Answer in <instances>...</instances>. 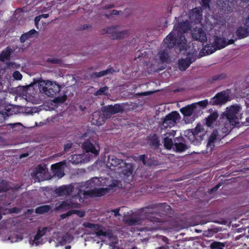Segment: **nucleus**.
Masks as SVG:
<instances>
[{
  "label": "nucleus",
  "mask_w": 249,
  "mask_h": 249,
  "mask_svg": "<svg viewBox=\"0 0 249 249\" xmlns=\"http://www.w3.org/2000/svg\"><path fill=\"white\" fill-rule=\"evenodd\" d=\"M118 183L119 181L118 180H113V182L109 185V187L112 189L118 186Z\"/></svg>",
  "instance_id": "8fccbe9b"
},
{
  "label": "nucleus",
  "mask_w": 249,
  "mask_h": 249,
  "mask_svg": "<svg viewBox=\"0 0 249 249\" xmlns=\"http://www.w3.org/2000/svg\"><path fill=\"white\" fill-rule=\"evenodd\" d=\"M185 136L190 142L195 145H197L203 139V129L197 125L195 129H189L185 131Z\"/></svg>",
  "instance_id": "39448f33"
},
{
  "label": "nucleus",
  "mask_w": 249,
  "mask_h": 249,
  "mask_svg": "<svg viewBox=\"0 0 249 249\" xmlns=\"http://www.w3.org/2000/svg\"><path fill=\"white\" fill-rule=\"evenodd\" d=\"M71 147V145L69 144H67V145H65V148H70Z\"/></svg>",
  "instance_id": "774afa93"
},
{
  "label": "nucleus",
  "mask_w": 249,
  "mask_h": 249,
  "mask_svg": "<svg viewBox=\"0 0 249 249\" xmlns=\"http://www.w3.org/2000/svg\"><path fill=\"white\" fill-rule=\"evenodd\" d=\"M147 140L149 144L151 146L154 147L155 148L157 149L160 145V141L159 137L156 133L150 134L147 137Z\"/></svg>",
  "instance_id": "4be33fe9"
},
{
  "label": "nucleus",
  "mask_w": 249,
  "mask_h": 249,
  "mask_svg": "<svg viewBox=\"0 0 249 249\" xmlns=\"http://www.w3.org/2000/svg\"><path fill=\"white\" fill-rule=\"evenodd\" d=\"M6 112L7 115H11L13 114V111H11V109L8 107H5Z\"/></svg>",
  "instance_id": "4d7b16f0"
},
{
  "label": "nucleus",
  "mask_w": 249,
  "mask_h": 249,
  "mask_svg": "<svg viewBox=\"0 0 249 249\" xmlns=\"http://www.w3.org/2000/svg\"><path fill=\"white\" fill-rule=\"evenodd\" d=\"M65 164V161L57 162L51 165V169L55 174L59 178L63 177L65 174L63 166Z\"/></svg>",
  "instance_id": "aec40b11"
},
{
  "label": "nucleus",
  "mask_w": 249,
  "mask_h": 249,
  "mask_svg": "<svg viewBox=\"0 0 249 249\" xmlns=\"http://www.w3.org/2000/svg\"><path fill=\"white\" fill-rule=\"evenodd\" d=\"M133 159L136 161H141L143 165L148 167L158 166L160 164L157 158L150 157L148 158L145 154L140 155L138 156H133Z\"/></svg>",
  "instance_id": "9b49d317"
},
{
  "label": "nucleus",
  "mask_w": 249,
  "mask_h": 249,
  "mask_svg": "<svg viewBox=\"0 0 249 249\" xmlns=\"http://www.w3.org/2000/svg\"><path fill=\"white\" fill-rule=\"evenodd\" d=\"M226 39L221 36H215L213 45L212 46L213 47V49L209 48L211 47L209 45H206L203 48V51H205V54L208 55L213 53L217 49H221L226 46L225 44Z\"/></svg>",
  "instance_id": "6e6552de"
},
{
  "label": "nucleus",
  "mask_w": 249,
  "mask_h": 249,
  "mask_svg": "<svg viewBox=\"0 0 249 249\" xmlns=\"http://www.w3.org/2000/svg\"><path fill=\"white\" fill-rule=\"evenodd\" d=\"M171 211V207L166 203L153 204L142 208V212L147 214V219L154 224L164 222L165 220L163 218V216L170 214Z\"/></svg>",
  "instance_id": "f03ea898"
},
{
  "label": "nucleus",
  "mask_w": 249,
  "mask_h": 249,
  "mask_svg": "<svg viewBox=\"0 0 249 249\" xmlns=\"http://www.w3.org/2000/svg\"><path fill=\"white\" fill-rule=\"evenodd\" d=\"M81 213V214L79 215V216L80 217H83L85 215V212H82L79 210H71L70 211H68L67 213H65V215H67V216H70L72 213Z\"/></svg>",
  "instance_id": "a19ab883"
},
{
  "label": "nucleus",
  "mask_w": 249,
  "mask_h": 249,
  "mask_svg": "<svg viewBox=\"0 0 249 249\" xmlns=\"http://www.w3.org/2000/svg\"><path fill=\"white\" fill-rule=\"evenodd\" d=\"M211 0H201V6L204 8V9H210V3H211Z\"/></svg>",
  "instance_id": "79ce46f5"
},
{
  "label": "nucleus",
  "mask_w": 249,
  "mask_h": 249,
  "mask_svg": "<svg viewBox=\"0 0 249 249\" xmlns=\"http://www.w3.org/2000/svg\"><path fill=\"white\" fill-rule=\"evenodd\" d=\"M107 164L112 170L117 169L119 172L121 173L125 182H129L132 180L133 168L132 164L127 163L124 160L110 155L108 156Z\"/></svg>",
  "instance_id": "7ed1b4c3"
},
{
  "label": "nucleus",
  "mask_w": 249,
  "mask_h": 249,
  "mask_svg": "<svg viewBox=\"0 0 249 249\" xmlns=\"http://www.w3.org/2000/svg\"><path fill=\"white\" fill-rule=\"evenodd\" d=\"M115 240H116L115 241H113L109 243V246L111 247L112 249H120L117 246V245L118 244L117 238H115Z\"/></svg>",
  "instance_id": "a18cd8bd"
},
{
  "label": "nucleus",
  "mask_w": 249,
  "mask_h": 249,
  "mask_svg": "<svg viewBox=\"0 0 249 249\" xmlns=\"http://www.w3.org/2000/svg\"><path fill=\"white\" fill-rule=\"evenodd\" d=\"M236 39H241L249 36V31L245 27H238L235 32Z\"/></svg>",
  "instance_id": "5701e85b"
},
{
  "label": "nucleus",
  "mask_w": 249,
  "mask_h": 249,
  "mask_svg": "<svg viewBox=\"0 0 249 249\" xmlns=\"http://www.w3.org/2000/svg\"><path fill=\"white\" fill-rule=\"evenodd\" d=\"M164 146L166 149L170 150L172 149L174 142L173 141L172 138H169V136H165V138L163 140Z\"/></svg>",
  "instance_id": "473e14b6"
},
{
  "label": "nucleus",
  "mask_w": 249,
  "mask_h": 249,
  "mask_svg": "<svg viewBox=\"0 0 249 249\" xmlns=\"http://www.w3.org/2000/svg\"><path fill=\"white\" fill-rule=\"evenodd\" d=\"M221 186V184L220 183H218V184H217L216 185H215L214 187H213L211 190V192H214L216 191H217L219 188V187Z\"/></svg>",
  "instance_id": "603ef678"
},
{
  "label": "nucleus",
  "mask_w": 249,
  "mask_h": 249,
  "mask_svg": "<svg viewBox=\"0 0 249 249\" xmlns=\"http://www.w3.org/2000/svg\"><path fill=\"white\" fill-rule=\"evenodd\" d=\"M51 209V207L49 205H43L37 207L36 209V213L38 214H44L48 212Z\"/></svg>",
  "instance_id": "f704fd0d"
},
{
  "label": "nucleus",
  "mask_w": 249,
  "mask_h": 249,
  "mask_svg": "<svg viewBox=\"0 0 249 249\" xmlns=\"http://www.w3.org/2000/svg\"><path fill=\"white\" fill-rule=\"evenodd\" d=\"M42 91L48 96L53 97L60 91V86L56 82L49 81L42 89Z\"/></svg>",
  "instance_id": "9d476101"
},
{
  "label": "nucleus",
  "mask_w": 249,
  "mask_h": 249,
  "mask_svg": "<svg viewBox=\"0 0 249 249\" xmlns=\"http://www.w3.org/2000/svg\"><path fill=\"white\" fill-rule=\"evenodd\" d=\"M113 71H114L112 68H109L106 70L100 71L98 72H93L91 75V77L93 78H97L107 75L109 73H112Z\"/></svg>",
  "instance_id": "cd10ccee"
},
{
  "label": "nucleus",
  "mask_w": 249,
  "mask_h": 249,
  "mask_svg": "<svg viewBox=\"0 0 249 249\" xmlns=\"http://www.w3.org/2000/svg\"><path fill=\"white\" fill-rule=\"evenodd\" d=\"M83 226L85 228H89L95 231V234L98 237L104 236L109 239L113 238V234L110 230L104 231L101 229V226L99 224H93L90 222L84 223Z\"/></svg>",
  "instance_id": "1a4fd4ad"
},
{
  "label": "nucleus",
  "mask_w": 249,
  "mask_h": 249,
  "mask_svg": "<svg viewBox=\"0 0 249 249\" xmlns=\"http://www.w3.org/2000/svg\"><path fill=\"white\" fill-rule=\"evenodd\" d=\"M119 11H118V10H113L111 11V15H117L119 14Z\"/></svg>",
  "instance_id": "052dcab7"
},
{
  "label": "nucleus",
  "mask_w": 249,
  "mask_h": 249,
  "mask_svg": "<svg viewBox=\"0 0 249 249\" xmlns=\"http://www.w3.org/2000/svg\"><path fill=\"white\" fill-rule=\"evenodd\" d=\"M119 211H120L119 208H117V209H114V210H112V212L114 213V215L115 217H117L120 215V213H119Z\"/></svg>",
  "instance_id": "6e6d98bb"
},
{
  "label": "nucleus",
  "mask_w": 249,
  "mask_h": 249,
  "mask_svg": "<svg viewBox=\"0 0 249 249\" xmlns=\"http://www.w3.org/2000/svg\"><path fill=\"white\" fill-rule=\"evenodd\" d=\"M124 109L123 104L119 103L115 104L114 105H107L102 108L104 118L106 119L110 118L112 115L123 112Z\"/></svg>",
  "instance_id": "423d86ee"
},
{
  "label": "nucleus",
  "mask_w": 249,
  "mask_h": 249,
  "mask_svg": "<svg viewBox=\"0 0 249 249\" xmlns=\"http://www.w3.org/2000/svg\"><path fill=\"white\" fill-rule=\"evenodd\" d=\"M39 20V19L38 18V17H36L35 18V23L36 24H37V22Z\"/></svg>",
  "instance_id": "338daca9"
},
{
  "label": "nucleus",
  "mask_w": 249,
  "mask_h": 249,
  "mask_svg": "<svg viewBox=\"0 0 249 249\" xmlns=\"http://www.w3.org/2000/svg\"><path fill=\"white\" fill-rule=\"evenodd\" d=\"M109 190L108 188H94L91 190L84 191L83 195L90 197H100L108 193Z\"/></svg>",
  "instance_id": "2eb2a0df"
},
{
  "label": "nucleus",
  "mask_w": 249,
  "mask_h": 249,
  "mask_svg": "<svg viewBox=\"0 0 249 249\" xmlns=\"http://www.w3.org/2000/svg\"><path fill=\"white\" fill-rule=\"evenodd\" d=\"M113 7H114V5L110 4H107V5H105L104 7V9L107 10V9L112 8Z\"/></svg>",
  "instance_id": "13d9d810"
},
{
  "label": "nucleus",
  "mask_w": 249,
  "mask_h": 249,
  "mask_svg": "<svg viewBox=\"0 0 249 249\" xmlns=\"http://www.w3.org/2000/svg\"><path fill=\"white\" fill-rule=\"evenodd\" d=\"M152 92L151 91H145V92H142L141 93H139L138 94L140 95H150Z\"/></svg>",
  "instance_id": "bf43d9fd"
},
{
  "label": "nucleus",
  "mask_w": 249,
  "mask_h": 249,
  "mask_svg": "<svg viewBox=\"0 0 249 249\" xmlns=\"http://www.w3.org/2000/svg\"><path fill=\"white\" fill-rule=\"evenodd\" d=\"M159 58L161 63H168L169 62V52L167 49L159 52Z\"/></svg>",
  "instance_id": "c756f323"
},
{
  "label": "nucleus",
  "mask_w": 249,
  "mask_h": 249,
  "mask_svg": "<svg viewBox=\"0 0 249 249\" xmlns=\"http://www.w3.org/2000/svg\"><path fill=\"white\" fill-rule=\"evenodd\" d=\"M229 98V96L226 91H222L211 99L210 104L212 105H221L226 103L228 101Z\"/></svg>",
  "instance_id": "4468645a"
},
{
  "label": "nucleus",
  "mask_w": 249,
  "mask_h": 249,
  "mask_svg": "<svg viewBox=\"0 0 249 249\" xmlns=\"http://www.w3.org/2000/svg\"><path fill=\"white\" fill-rule=\"evenodd\" d=\"M73 203L68 200L61 201L59 204L56 207L57 211H64L73 207Z\"/></svg>",
  "instance_id": "a878e982"
},
{
  "label": "nucleus",
  "mask_w": 249,
  "mask_h": 249,
  "mask_svg": "<svg viewBox=\"0 0 249 249\" xmlns=\"http://www.w3.org/2000/svg\"><path fill=\"white\" fill-rule=\"evenodd\" d=\"M41 16L45 18L49 17V15L48 14H43L41 15Z\"/></svg>",
  "instance_id": "0e129e2a"
},
{
  "label": "nucleus",
  "mask_w": 249,
  "mask_h": 249,
  "mask_svg": "<svg viewBox=\"0 0 249 249\" xmlns=\"http://www.w3.org/2000/svg\"><path fill=\"white\" fill-rule=\"evenodd\" d=\"M68 237V235H65L62 237L61 240L59 241L61 244H65L67 241V238Z\"/></svg>",
  "instance_id": "3c124183"
},
{
  "label": "nucleus",
  "mask_w": 249,
  "mask_h": 249,
  "mask_svg": "<svg viewBox=\"0 0 249 249\" xmlns=\"http://www.w3.org/2000/svg\"><path fill=\"white\" fill-rule=\"evenodd\" d=\"M91 122L92 124L98 126L102 125L104 123L103 117L98 111L92 113Z\"/></svg>",
  "instance_id": "393cba45"
},
{
  "label": "nucleus",
  "mask_w": 249,
  "mask_h": 249,
  "mask_svg": "<svg viewBox=\"0 0 249 249\" xmlns=\"http://www.w3.org/2000/svg\"><path fill=\"white\" fill-rule=\"evenodd\" d=\"M117 26H112L108 27L106 29H104L102 32V34H111L110 38L112 39H118L123 38L127 35V31H123L121 32H116Z\"/></svg>",
  "instance_id": "ddd939ff"
},
{
  "label": "nucleus",
  "mask_w": 249,
  "mask_h": 249,
  "mask_svg": "<svg viewBox=\"0 0 249 249\" xmlns=\"http://www.w3.org/2000/svg\"><path fill=\"white\" fill-rule=\"evenodd\" d=\"M180 118V115L177 111H172L162 119V127L164 128H171L178 123Z\"/></svg>",
  "instance_id": "0eeeda50"
},
{
  "label": "nucleus",
  "mask_w": 249,
  "mask_h": 249,
  "mask_svg": "<svg viewBox=\"0 0 249 249\" xmlns=\"http://www.w3.org/2000/svg\"><path fill=\"white\" fill-rule=\"evenodd\" d=\"M13 77L14 79L15 80H20L22 79V75L19 71H16L13 73Z\"/></svg>",
  "instance_id": "37998d69"
},
{
  "label": "nucleus",
  "mask_w": 249,
  "mask_h": 249,
  "mask_svg": "<svg viewBox=\"0 0 249 249\" xmlns=\"http://www.w3.org/2000/svg\"><path fill=\"white\" fill-rule=\"evenodd\" d=\"M196 107V103H193L182 107L180 109V112L186 117L190 116L193 114L195 109Z\"/></svg>",
  "instance_id": "b1692460"
},
{
  "label": "nucleus",
  "mask_w": 249,
  "mask_h": 249,
  "mask_svg": "<svg viewBox=\"0 0 249 249\" xmlns=\"http://www.w3.org/2000/svg\"><path fill=\"white\" fill-rule=\"evenodd\" d=\"M37 33L38 32L35 29H32L22 34L20 37V41L21 43H24L28 39L32 37L34 35Z\"/></svg>",
  "instance_id": "c85d7f7f"
},
{
  "label": "nucleus",
  "mask_w": 249,
  "mask_h": 249,
  "mask_svg": "<svg viewBox=\"0 0 249 249\" xmlns=\"http://www.w3.org/2000/svg\"><path fill=\"white\" fill-rule=\"evenodd\" d=\"M237 39H236V37L234 39H231L228 40V42L226 40L225 44H226V46L228 45L232 44L234 43L235 41L237 40Z\"/></svg>",
  "instance_id": "864d4df0"
},
{
  "label": "nucleus",
  "mask_w": 249,
  "mask_h": 249,
  "mask_svg": "<svg viewBox=\"0 0 249 249\" xmlns=\"http://www.w3.org/2000/svg\"><path fill=\"white\" fill-rule=\"evenodd\" d=\"M196 104L199 105L200 107H206L208 105V100L206 99L204 100L199 101L198 103H197Z\"/></svg>",
  "instance_id": "49530a36"
},
{
  "label": "nucleus",
  "mask_w": 249,
  "mask_h": 249,
  "mask_svg": "<svg viewBox=\"0 0 249 249\" xmlns=\"http://www.w3.org/2000/svg\"><path fill=\"white\" fill-rule=\"evenodd\" d=\"M195 61L193 55L189 53L186 58L178 61V68L181 71H185Z\"/></svg>",
  "instance_id": "dca6fc26"
},
{
  "label": "nucleus",
  "mask_w": 249,
  "mask_h": 249,
  "mask_svg": "<svg viewBox=\"0 0 249 249\" xmlns=\"http://www.w3.org/2000/svg\"><path fill=\"white\" fill-rule=\"evenodd\" d=\"M28 156V153H24V154H22L20 155V158H24V157H26L27 156Z\"/></svg>",
  "instance_id": "e2e57ef3"
},
{
  "label": "nucleus",
  "mask_w": 249,
  "mask_h": 249,
  "mask_svg": "<svg viewBox=\"0 0 249 249\" xmlns=\"http://www.w3.org/2000/svg\"><path fill=\"white\" fill-rule=\"evenodd\" d=\"M85 186L86 188H89V190L96 188L100 186L99 180L97 178H92L86 181Z\"/></svg>",
  "instance_id": "bb28decb"
},
{
  "label": "nucleus",
  "mask_w": 249,
  "mask_h": 249,
  "mask_svg": "<svg viewBox=\"0 0 249 249\" xmlns=\"http://www.w3.org/2000/svg\"><path fill=\"white\" fill-rule=\"evenodd\" d=\"M226 75L224 73H221L218 75H214L211 78L208 80V81L210 83H213L216 81H220L224 80L226 78Z\"/></svg>",
  "instance_id": "c9c22d12"
},
{
  "label": "nucleus",
  "mask_w": 249,
  "mask_h": 249,
  "mask_svg": "<svg viewBox=\"0 0 249 249\" xmlns=\"http://www.w3.org/2000/svg\"><path fill=\"white\" fill-rule=\"evenodd\" d=\"M73 189L71 185H66L56 188L55 192L58 196H69L73 192Z\"/></svg>",
  "instance_id": "a211bd4d"
},
{
  "label": "nucleus",
  "mask_w": 249,
  "mask_h": 249,
  "mask_svg": "<svg viewBox=\"0 0 249 249\" xmlns=\"http://www.w3.org/2000/svg\"><path fill=\"white\" fill-rule=\"evenodd\" d=\"M156 249H168V247L165 246H162L161 247H158Z\"/></svg>",
  "instance_id": "680f3d73"
},
{
  "label": "nucleus",
  "mask_w": 249,
  "mask_h": 249,
  "mask_svg": "<svg viewBox=\"0 0 249 249\" xmlns=\"http://www.w3.org/2000/svg\"><path fill=\"white\" fill-rule=\"evenodd\" d=\"M225 245L220 242H213L210 245L212 249H223Z\"/></svg>",
  "instance_id": "58836bf2"
},
{
  "label": "nucleus",
  "mask_w": 249,
  "mask_h": 249,
  "mask_svg": "<svg viewBox=\"0 0 249 249\" xmlns=\"http://www.w3.org/2000/svg\"><path fill=\"white\" fill-rule=\"evenodd\" d=\"M108 90V87L107 86H105L102 88H100L98 90H97L95 93V95H106L107 94V91Z\"/></svg>",
  "instance_id": "ea45409f"
},
{
  "label": "nucleus",
  "mask_w": 249,
  "mask_h": 249,
  "mask_svg": "<svg viewBox=\"0 0 249 249\" xmlns=\"http://www.w3.org/2000/svg\"><path fill=\"white\" fill-rule=\"evenodd\" d=\"M15 49L10 46L7 47L0 53V61L4 62L10 60L11 54L14 52Z\"/></svg>",
  "instance_id": "412c9836"
},
{
  "label": "nucleus",
  "mask_w": 249,
  "mask_h": 249,
  "mask_svg": "<svg viewBox=\"0 0 249 249\" xmlns=\"http://www.w3.org/2000/svg\"><path fill=\"white\" fill-rule=\"evenodd\" d=\"M244 26L249 31V16L247 17V18L246 19Z\"/></svg>",
  "instance_id": "5fc2aeb1"
},
{
  "label": "nucleus",
  "mask_w": 249,
  "mask_h": 249,
  "mask_svg": "<svg viewBox=\"0 0 249 249\" xmlns=\"http://www.w3.org/2000/svg\"><path fill=\"white\" fill-rule=\"evenodd\" d=\"M82 148L86 152H90L96 155L98 154L100 150L99 144L92 139H89L83 143Z\"/></svg>",
  "instance_id": "f8f14e48"
},
{
  "label": "nucleus",
  "mask_w": 249,
  "mask_h": 249,
  "mask_svg": "<svg viewBox=\"0 0 249 249\" xmlns=\"http://www.w3.org/2000/svg\"><path fill=\"white\" fill-rule=\"evenodd\" d=\"M218 114L217 112H213V113L210 114V115L206 118V125L210 127L211 126L213 123L216 121V120L218 118Z\"/></svg>",
  "instance_id": "7c9ffc66"
},
{
  "label": "nucleus",
  "mask_w": 249,
  "mask_h": 249,
  "mask_svg": "<svg viewBox=\"0 0 249 249\" xmlns=\"http://www.w3.org/2000/svg\"><path fill=\"white\" fill-rule=\"evenodd\" d=\"M126 221L130 225H134L140 224L141 219L138 217H133L130 216L126 220Z\"/></svg>",
  "instance_id": "e433bc0d"
},
{
  "label": "nucleus",
  "mask_w": 249,
  "mask_h": 249,
  "mask_svg": "<svg viewBox=\"0 0 249 249\" xmlns=\"http://www.w3.org/2000/svg\"><path fill=\"white\" fill-rule=\"evenodd\" d=\"M192 37L195 40L204 42L207 41V38L205 32L200 28H195L192 31Z\"/></svg>",
  "instance_id": "f3484780"
},
{
  "label": "nucleus",
  "mask_w": 249,
  "mask_h": 249,
  "mask_svg": "<svg viewBox=\"0 0 249 249\" xmlns=\"http://www.w3.org/2000/svg\"><path fill=\"white\" fill-rule=\"evenodd\" d=\"M176 134V131L174 130H172L169 133H166L164 134L165 136H169V138H172L173 139L174 137L175 136Z\"/></svg>",
  "instance_id": "de8ad7c7"
},
{
  "label": "nucleus",
  "mask_w": 249,
  "mask_h": 249,
  "mask_svg": "<svg viewBox=\"0 0 249 249\" xmlns=\"http://www.w3.org/2000/svg\"><path fill=\"white\" fill-rule=\"evenodd\" d=\"M79 155H74L71 156V161L74 164H77L81 161L80 159H78Z\"/></svg>",
  "instance_id": "c03bdc74"
},
{
  "label": "nucleus",
  "mask_w": 249,
  "mask_h": 249,
  "mask_svg": "<svg viewBox=\"0 0 249 249\" xmlns=\"http://www.w3.org/2000/svg\"><path fill=\"white\" fill-rule=\"evenodd\" d=\"M47 228L44 227L43 228L42 230L38 229L36 234L35 235L34 237V242L36 245H39L40 244L38 240L42 237L46 232Z\"/></svg>",
  "instance_id": "2f4dec72"
},
{
  "label": "nucleus",
  "mask_w": 249,
  "mask_h": 249,
  "mask_svg": "<svg viewBox=\"0 0 249 249\" xmlns=\"http://www.w3.org/2000/svg\"><path fill=\"white\" fill-rule=\"evenodd\" d=\"M67 99V95L66 94H64L62 96L55 97L53 101L55 103L60 104L64 103Z\"/></svg>",
  "instance_id": "4c0bfd02"
},
{
  "label": "nucleus",
  "mask_w": 249,
  "mask_h": 249,
  "mask_svg": "<svg viewBox=\"0 0 249 249\" xmlns=\"http://www.w3.org/2000/svg\"><path fill=\"white\" fill-rule=\"evenodd\" d=\"M48 61L53 64H59L60 60L59 59L50 58Z\"/></svg>",
  "instance_id": "09e8293b"
},
{
  "label": "nucleus",
  "mask_w": 249,
  "mask_h": 249,
  "mask_svg": "<svg viewBox=\"0 0 249 249\" xmlns=\"http://www.w3.org/2000/svg\"><path fill=\"white\" fill-rule=\"evenodd\" d=\"M242 2L246 3L248 5H249V0H240Z\"/></svg>",
  "instance_id": "69168bd1"
},
{
  "label": "nucleus",
  "mask_w": 249,
  "mask_h": 249,
  "mask_svg": "<svg viewBox=\"0 0 249 249\" xmlns=\"http://www.w3.org/2000/svg\"><path fill=\"white\" fill-rule=\"evenodd\" d=\"M184 138L182 137H177L174 139V146L177 152H182L187 149V146L183 143Z\"/></svg>",
  "instance_id": "6ab92c4d"
},
{
  "label": "nucleus",
  "mask_w": 249,
  "mask_h": 249,
  "mask_svg": "<svg viewBox=\"0 0 249 249\" xmlns=\"http://www.w3.org/2000/svg\"><path fill=\"white\" fill-rule=\"evenodd\" d=\"M216 140V135L213 133L209 137L208 142L207 144V149L210 148L212 151L214 147V142Z\"/></svg>",
  "instance_id": "72a5a7b5"
},
{
  "label": "nucleus",
  "mask_w": 249,
  "mask_h": 249,
  "mask_svg": "<svg viewBox=\"0 0 249 249\" xmlns=\"http://www.w3.org/2000/svg\"><path fill=\"white\" fill-rule=\"evenodd\" d=\"M190 29V26L187 21L178 22L176 29L174 28L164 39L163 45L168 49L177 47L180 51L185 49L187 41L184 34Z\"/></svg>",
  "instance_id": "f257e3e1"
},
{
  "label": "nucleus",
  "mask_w": 249,
  "mask_h": 249,
  "mask_svg": "<svg viewBox=\"0 0 249 249\" xmlns=\"http://www.w3.org/2000/svg\"><path fill=\"white\" fill-rule=\"evenodd\" d=\"M241 109V107L239 105H233L228 107L226 111L222 113L220 119H225V124L229 123L231 125L235 126L239 123V112Z\"/></svg>",
  "instance_id": "20e7f679"
}]
</instances>
